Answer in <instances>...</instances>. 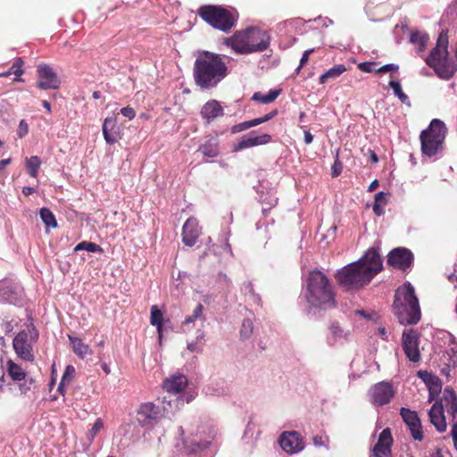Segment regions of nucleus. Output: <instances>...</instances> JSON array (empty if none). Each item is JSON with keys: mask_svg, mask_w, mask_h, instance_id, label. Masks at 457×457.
<instances>
[{"mask_svg": "<svg viewBox=\"0 0 457 457\" xmlns=\"http://www.w3.org/2000/svg\"><path fill=\"white\" fill-rule=\"evenodd\" d=\"M382 268V259L378 251L370 248L357 262L337 270L335 278L345 291L359 290L367 286Z\"/></svg>", "mask_w": 457, "mask_h": 457, "instance_id": "1", "label": "nucleus"}, {"mask_svg": "<svg viewBox=\"0 0 457 457\" xmlns=\"http://www.w3.org/2000/svg\"><path fill=\"white\" fill-rule=\"evenodd\" d=\"M193 75L198 87L211 89L228 75V67L220 54L204 51L195 59Z\"/></svg>", "mask_w": 457, "mask_h": 457, "instance_id": "2", "label": "nucleus"}, {"mask_svg": "<svg viewBox=\"0 0 457 457\" xmlns=\"http://www.w3.org/2000/svg\"><path fill=\"white\" fill-rule=\"evenodd\" d=\"M307 302L320 308H333L336 306V295L329 278L320 270H314L309 272L306 279Z\"/></svg>", "mask_w": 457, "mask_h": 457, "instance_id": "3", "label": "nucleus"}, {"mask_svg": "<svg viewBox=\"0 0 457 457\" xmlns=\"http://www.w3.org/2000/svg\"><path fill=\"white\" fill-rule=\"evenodd\" d=\"M392 309L393 313L403 325L417 324L420 321V308L411 284H405L395 291Z\"/></svg>", "mask_w": 457, "mask_h": 457, "instance_id": "4", "label": "nucleus"}, {"mask_svg": "<svg viewBox=\"0 0 457 457\" xmlns=\"http://www.w3.org/2000/svg\"><path fill=\"white\" fill-rule=\"evenodd\" d=\"M225 43L237 54H247L266 50L270 46V36L263 29L250 27L235 32L231 37L225 39Z\"/></svg>", "mask_w": 457, "mask_h": 457, "instance_id": "5", "label": "nucleus"}, {"mask_svg": "<svg viewBox=\"0 0 457 457\" xmlns=\"http://www.w3.org/2000/svg\"><path fill=\"white\" fill-rule=\"evenodd\" d=\"M199 17L213 29L229 32L237 24L238 15L221 5L204 4L197 10Z\"/></svg>", "mask_w": 457, "mask_h": 457, "instance_id": "6", "label": "nucleus"}, {"mask_svg": "<svg viewBox=\"0 0 457 457\" xmlns=\"http://www.w3.org/2000/svg\"><path fill=\"white\" fill-rule=\"evenodd\" d=\"M446 133L445 124L439 119H433L420 135L422 154L428 157L435 156L443 148Z\"/></svg>", "mask_w": 457, "mask_h": 457, "instance_id": "7", "label": "nucleus"}, {"mask_svg": "<svg viewBox=\"0 0 457 457\" xmlns=\"http://www.w3.org/2000/svg\"><path fill=\"white\" fill-rule=\"evenodd\" d=\"M37 337L38 334L34 327L29 332L20 331L12 341V346L18 357L32 361L34 360L33 344L37 342Z\"/></svg>", "mask_w": 457, "mask_h": 457, "instance_id": "8", "label": "nucleus"}, {"mask_svg": "<svg viewBox=\"0 0 457 457\" xmlns=\"http://www.w3.org/2000/svg\"><path fill=\"white\" fill-rule=\"evenodd\" d=\"M395 391L393 385L387 381L374 384L368 392L369 400L374 406L388 404L395 397Z\"/></svg>", "mask_w": 457, "mask_h": 457, "instance_id": "9", "label": "nucleus"}, {"mask_svg": "<svg viewBox=\"0 0 457 457\" xmlns=\"http://www.w3.org/2000/svg\"><path fill=\"white\" fill-rule=\"evenodd\" d=\"M448 56V31L442 30L438 35L436 47L431 50L429 56L426 58V63L434 69L435 66L445 62Z\"/></svg>", "mask_w": 457, "mask_h": 457, "instance_id": "10", "label": "nucleus"}, {"mask_svg": "<svg viewBox=\"0 0 457 457\" xmlns=\"http://www.w3.org/2000/svg\"><path fill=\"white\" fill-rule=\"evenodd\" d=\"M38 80L37 87L40 89H57L61 85L57 74L46 63H40L37 66Z\"/></svg>", "mask_w": 457, "mask_h": 457, "instance_id": "11", "label": "nucleus"}, {"mask_svg": "<svg viewBox=\"0 0 457 457\" xmlns=\"http://www.w3.org/2000/svg\"><path fill=\"white\" fill-rule=\"evenodd\" d=\"M162 416L159 406L151 402L144 403L139 405L137 411V418L141 426H152Z\"/></svg>", "mask_w": 457, "mask_h": 457, "instance_id": "12", "label": "nucleus"}, {"mask_svg": "<svg viewBox=\"0 0 457 457\" xmlns=\"http://www.w3.org/2000/svg\"><path fill=\"white\" fill-rule=\"evenodd\" d=\"M400 414L408 427L414 440L422 441L424 438L423 429L418 413L407 408H401Z\"/></svg>", "mask_w": 457, "mask_h": 457, "instance_id": "13", "label": "nucleus"}, {"mask_svg": "<svg viewBox=\"0 0 457 457\" xmlns=\"http://www.w3.org/2000/svg\"><path fill=\"white\" fill-rule=\"evenodd\" d=\"M413 262V254L412 253L406 248H395L393 249L387 256V263L388 265L405 270L409 268Z\"/></svg>", "mask_w": 457, "mask_h": 457, "instance_id": "14", "label": "nucleus"}, {"mask_svg": "<svg viewBox=\"0 0 457 457\" xmlns=\"http://www.w3.org/2000/svg\"><path fill=\"white\" fill-rule=\"evenodd\" d=\"M281 448L288 453H295L304 448V441L296 431H286L279 436Z\"/></svg>", "mask_w": 457, "mask_h": 457, "instance_id": "15", "label": "nucleus"}, {"mask_svg": "<svg viewBox=\"0 0 457 457\" xmlns=\"http://www.w3.org/2000/svg\"><path fill=\"white\" fill-rule=\"evenodd\" d=\"M393 445V437L390 428H386L382 430L378 436V442L372 449L373 457H389L391 455V447Z\"/></svg>", "mask_w": 457, "mask_h": 457, "instance_id": "16", "label": "nucleus"}, {"mask_svg": "<svg viewBox=\"0 0 457 457\" xmlns=\"http://www.w3.org/2000/svg\"><path fill=\"white\" fill-rule=\"evenodd\" d=\"M403 348L407 358L417 362L420 359V353L419 350L418 337L413 331L406 332L403 334Z\"/></svg>", "mask_w": 457, "mask_h": 457, "instance_id": "17", "label": "nucleus"}, {"mask_svg": "<svg viewBox=\"0 0 457 457\" xmlns=\"http://www.w3.org/2000/svg\"><path fill=\"white\" fill-rule=\"evenodd\" d=\"M187 436L184 439V445L188 449L189 453H195L198 450L205 449L208 447L210 442L203 437V430L197 428L196 432L194 433L193 429H187Z\"/></svg>", "mask_w": 457, "mask_h": 457, "instance_id": "18", "label": "nucleus"}, {"mask_svg": "<svg viewBox=\"0 0 457 457\" xmlns=\"http://www.w3.org/2000/svg\"><path fill=\"white\" fill-rule=\"evenodd\" d=\"M200 115L205 124H211L215 119L224 115V110L219 101L211 99L202 106Z\"/></svg>", "mask_w": 457, "mask_h": 457, "instance_id": "19", "label": "nucleus"}, {"mask_svg": "<svg viewBox=\"0 0 457 457\" xmlns=\"http://www.w3.org/2000/svg\"><path fill=\"white\" fill-rule=\"evenodd\" d=\"M201 229L195 218H188L182 228V241L187 246H193L199 237Z\"/></svg>", "mask_w": 457, "mask_h": 457, "instance_id": "20", "label": "nucleus"}, {"mask_svg": "<svg viewBox=\"0 0 457 457\" xmlns=\"http://www.w3.org/2000/svg\"><path fill=\"white\" fill-rule=\"evenodd\" d=\"M272 137L270 134H262L260 136L253 137L250 135L244 136L240 138L237 145H235L234 150L236 152L241 151L245 148L253 147L261 145H267L270 143Z\"/></svg>", "mask_w": 457, "mask_h": 457, "instance_id": "21", "label": "nucleus"}, {"mask_svg": "<svg viewBox=\"0 0 457 457\" xmlns=\"http://www.w3.org/2000/svg\"><path fill=\"white\" fill-rule=\"evenodd\" d=\"M430 422L435 426L438 432H445L447 428L445 417L444 415V404L441 402H436L431 407L429 412Z\"/></svg>", "mask_w": 457, "mask_h": 457, "instance_id": "22", "label": "nucleus"}, {"mask_svg": "<svg viewBox=\"0 0 457 457\" xmlns=\"http://www.w3.org/2000/svg\"><path fill=\"white\" fill-rule=\"evenodd\" d=\"M420 377L426 383L429 392L428 401L432 402L440 394L442 390V383L436 376L427 371H425L424 374L420 372Z\"/></svg>", "mask_w": 457, "mask_h": 457, "instance_id": "23", "label": "nucleus"}, {"mask_svg": "<svg viewBox=\"0 0 457 457\" xmlns=\"http://www.w3.org/2000/svg\"><path fill=\"white\" fill-rule=\"evenodd\" d=\"M187 378L184 375L171 376L163 382V387L168 393L178 394L187 386Z\"/></svg>", "mask_w": 457, "mask_h": 457, "instance_id": "24", "label": "nucleus"}, {"mask_svg": "<svg viewBox=\"0 0 457 457\" xmlns=\"http://www.w3.org/2000/svg\"><path fill=\"white\" fill-rule=\"evenodd\" d=\"M433 70L439 78L450 79L457 72V62L452 61L447 57L445 62L435 66Z\"/></svg>", "mask_w": 457, "mask_h": 457, "instance_id": "25", "label": "nucleus"}, {"mask_svg": "<svg viewBox=\"0 0 457 457\" xmlns=\"http://www.w3.org/2000/svg\"><path fill=\"white\" fill-rule=\"evenodd\" d=\"M150 323L156 327L158 338L161 343L163 334V314L157 305H153L151 307Z\"/></svg>", "mask_w": 457, "mask_h": 457, "instance_id": "26", "label": "nucleus"}, {"mask_svg": "<svg viewBox=\"0 0 457 457\" xmlns=\"http://www.w3.org/2000/svg\"><path fill=\"white\" fill-rule=\"evenodd\" d=\"M345 71H346L345 64H337L328 71H327L325 73H323L320 77L319 82L320 84H325L328 82L330 79H336L337 78L340 77Z\"/></svg>", "mask_w": 457, "mask_h": 457, "instance_id": "27", "label": "nucleus"}, {"mask_svg": "<svg viewBox=\"0 0 457 457\" xmlns=\"http://www.w3.org/2000/svg\"><path fill=\"white\" fill-rule=\"evenodd\" d=\"M7 372L13 381H21L26 378V372L12 360L7 361Z\"/></svg>", "mask_w": 457, "mask_h": 457, "instance_id": "28", "label": "nucleus"}, {"mask_svg": "<svg viewBox=\"0 0 457 457\" xmlns=\"http://www.w3.org/2000/svg\"><path fill=\"white\" fill-rule=\"evenodd\" d=\"M74 353L81 358L90 354L88 345H86L80 338L69 336Z\"/></svg>", "mask_w": 457, "mask_h": 457, "instance_id": "29", "label": "nucleus"}, {"mask_svg": "<svg viewBox=\"0 0 457 457\" xmlns=\"http://www.w3.org/2000/svg\"><path fill=\"white\" fill-rule=\"evenodd\" d=\"M429 37L427 33L421 31H412L411 33V42L418 46L419 52H423L426 49Z\"/></svg>", "mask_w": 457, "mask_h": 457, "instance_id": "30", "label": "nucleus"}, {"mask_svg": "<svg viewBox=\"0 0 457 457\" xmlns=\"http://www.w3.org/2000/svg\"><path fill=\"white\" fill-rule=\"evenodd\" d=\"M280 89H272L266 95H263L261 92H255L252 96V100L260 102L263 104H267L274 102L280 95Z\"/></svg>", "mask_w": 457, "mask_h": 457, "instance_id": "31", "label": "nucleus"}, {"mask_svg": "<svg viewBox=\"0 0 457 457\" xmlns=\"http://www.w3.org/2000/svg\"><path fill=\"white\" fill-rule=\"evenodd\" d=\"M40 218L44 224L48 228H57V221L55 219V216L54 215L53 212L46 208L43 207L39 211Z\"/></svg>", "mask_w": 457, "mask_h": 457, "instance_id": "32", "label": "nucleus"}, {"mask_svg": "<svg viewBox=\"0 0 457 457\" xmlns=\"http://www.w3.org/2000/svg\"><path fill=\"white\" fill-rule=\"evenodd\" d=\"M25 164L29 176L32 178H37L41 165L39 157L35 155L29 158H26Z\"/></svg>", "mask_w": 457, "mask_h": 457, "instance_id": "33", "label": "nucleus"}, {"mask_svg": "<svg viewBox=\"0 0 457 457\" xmlns=\"http://www.w3.org/2000/svg\"><path fill=\"white\" fill-rule=\"evenodd\" d=\"M198 151L207 157H216L219 154L218 144L209 140L206 143L201 145Z\"/></svg>", "mask_w": 457, "mask_h": 457, "instance_id": "34", "label": "nucleus"}, {"mask_svg": "<svg viewBox=\"0 0 457 457\" xmlns=\"http://www.w3.org/2000/svg\"><path fill=\"white\" fill-rule=\"evenodd\" d=\"M328 329L330 337H328V341L329 344H333L337 339L343 338L344 337L346 336V334L344 332V329L340 327L337 321H333L330 324Z\"/></svg>", "mask_w": 457, "mask_h": 457, "instance_id": "35", "label": "nucleus"}, {"mask_svg": "<svg viewBox=\"0 0 457 457\" xmlns=\"http://www.w3.org/2000/svg\"><path fill=\"white\" fill-rule=\"evenodd\" d=\"M114 129V121L112 118H106L103 124V133L104 139L108 144L114 143V135L112 130Z\"/></svg>", "mask_w": 457, "mask_h": 457, "instance_id": "36", "label": "nucleus"}, {"mask_svg": "<svg viewBox=\"0 0 457 457\" xmlns=\"http://www.w3.org/2000/svg\"><path fill=\"white\" fill-rule=\"evenodd\" d=\"M390 87L393 89L394 94L400 99L403 104L411 105V101L408 96L403 91L401 84L399 81L391 80L389 82Z\"/></svg>", "mask_w": 457, "mask_h": 457, "instance_id": "37", "label": "nucleus"}, {"mask_svg": "<svg viewBox=\"0 0 457 457\" xmlns=\"http://www.w3.org/2000/svg\"><path fill=\"white\" fill-rule=\"evenodd\" d=\"M23 63L24 62L21 58H17L14 61V62L12 63V65L11 66V68L9 69V71L0 73V78H2V77L6 78L12 74L16 75L17 77L21 76L23 74V70H22Z\"/></svg>", "mask_w": 457, "mask_h": 457, "instance_id": "38", "label": "nucleus"}, {"mask_svg": "<svg viewBox=\"0 0 457 457\" xmlns=\"http://www.w3.org/2000/svg\"><path fill=\"white\" fill-rule=\"evenodd\" d=\"M439 402H441L445 408L457 402V395L454 390L451 387H445L443 391V397Z\"/></svg>", "mask_w": 457, "mask_h": 457, "instance_id": "39", "label": "nucleus"}, {"mask_svg": "<svg viewBox=\"0 0 457 457\" xmlns=\"http://www.w3.org/2000/svg\"><path fill=\"white\" fill-rule=\"evenodd\" d=\"M203 304L198 303L194 309L192 315L186 317L185 320L182 322V326H188L189 324L194 323L197 319H200L203 316Z\"/></svg>", "mask_w": 457, "mask_h": 457, "instance_id": "40", "label": "nucleus"}, {"mask_svg": "<svg viewBox=\"0 0 457 457\" xmlns=\"http://www.w3.org/2000/svg\"><path fill=\"white\" fill-rule=\"evenodd\" d=\"M81 250H86V251L91 252V253L102 251L100 245H98L96 243L87 242V241H83V242L78 244L74 248L75 252L81 251Z\"/></svg>", "mask_w": 457, "mask_h": 457, "instance_id": "41", "label": "nucleus"}, {"mask_svg": "<svg viewBox=\"0 0 457 457\" xmlns=\"http://www.w3.org/2000/svg\"><path fill=\"white\" fill-rule=\"evenodd\" d=\"M253 329V321L249 319H245L242 322L241 329H240V335L244 338H248Z\"/></svg>", "mask_w": 457, "mask_h": 457, "instance_id": "42", "label": "nucleus"}, {"mask_svg": "<svg viewBox=\"0 0 457 457\" xmlns=\"http://www.w3.org/2000/svg\"><path fill=\"white\" fill-rule=\"evenodd\" d=\"M254 126H255V124H254L253 120L244 121V122H241V123H238V124H236V125L232 126L231 133L232 134H237V133H239L241 131L246 130V129H250L252 127H254Z\"/></svg>", "mask_w": 457, "mask_h": 457, "instance_id": "43", "label": "nucleus"}, {"mask_svg": "<svg viewBox=\"0 0 457 457\" xmlns=\"http://www.w3.org/2000/svg\"><path fill=\"white\" fill-rule=\"evenodd\" d=\"M75 368L71 365H68L65 369V371L62 377L61 382L69 385L75 377Z\"/></svg>", "mask_w": 457, "mask_h": 457, "instance_id": "44", "label": "nucleus"}, {"mask_svg": "<svg viewBox=\"0 0 457 457\" xmlns=\"http://www.w3.org/2000/svg\"><path fill=\"white\" fill-rule=\"evenodd\" d=\"M312 442L315 446L328 447L329 444V437L325 434L316 435L312 437Z\"/></svg>", "mask_w": 457, "mask_h": 457, "instance_id": "45", "label": "nucleus"}, {"mask_svg": "<svg viewBox=\"0 0 457 457\" xmlns=\"http://www.w3.org/2000/svg\"><path fill=\"white\" fill-rule=\"evenodd\" d=\"M377 64L375 62H364L358 64V69L363 72L370 73L377 71Z\"/></svg>", "mask_w": 457, "mask_h": 457, "instance_id": "46", "label": "nucleus"}, {"mask_svg": "<svg viewBox=\"0 0 457 457\" xmlns=\"http://www.w3.org/2000/svg\"><path fill=\"white\" fill-rule=\"evenodd\" d=\"M103 428V421L101 420V419H97L94 423L92 428L89 430L88 438L92 440Z\"/></svg>", "mask_w": 457, "mask_h": 457, "instance_id": "47", "label": "nucleus"}, {"mask_svg": "<svg viewBox=\"0 0 457 457\" xmlns=\"http://www.w3.org/2000/svg\"><path fill=\"white\" fill-rule=\"evenodd\" d=\"M277 114H278V110L275 109V110L270 112L269 113L263 115L262 117L255 118L253 120L254 121L255 126H257L263 122L269 121L270 120L274 118Z\"/></svg>", "mask_w": 457, "mask_h": 457, "instance_id": "48", "label": "nucleus"}, {"mask_svg": "<svg viewBox=\"0 0 457 457\" xmlns=\"http://www.w3.org/2000/svg\"><path fill=\"white\" fill-rule=\"evenodd\" d=\"M245 290L250 295L254 302L259 303L261 302V298L258 295L255 294L253 285L252 282H246L244 285Z\"/></svg>", "mask_w": 457, "mask_h": 457, "instance_id": "49", "label": "nucleus"}, {"mask_svg": "<svg viewBox=\"0 0 457 457\" xmlns=\"http://www.w3.org/2000/svg\"><path fill=\"white\" fill-rule=\"evenodd\" d=\"M331 174H332V177L333 178H337L338 177L342 170H343V164L342 162L338 160V155H337V158L335 160V162L332 166V169H331Z\"/></svg>", "mask_w": 457, "mask_h": 457, "instance_id": "50", "label": "nucleus"}, {"mask_svg": "<svg viewBox=\"0 0 457 457\" xmlns=\"http://www.w3.org/2000/svg\"><path fill=\"white\" fill-rule=\"evenodd\" d=\"M399 69L398 65L394 63H388L386 65L381 66L380 68L377 69V73H386L390 71H397Z\"/></svg>", "mask_w": 457, "mask_h": 457, "instance_id": "51", "label": "nucleus"}, {"mask_svg": "<svg viewBox=\"0 0 457 457\" xmlns=\"http://www.w3.org/2000/svg\"><path fill=\"white\" fill-rule=\"evenodd\" d=\"M265 201H266L265 199L262 200V204H263L262 212L264 214H267V212L271 208H273L274 206H276L278 204V198L273 197V198L270 199V201H268L267 203Z\"/></svg>", "mask_w": 457, "mask_h": 457, "instance_id": "52", "label": "nucleus"}, {"mask_svg": "<svg viewBox=\"0 0 457 457\" xmlns=\"http://www.w3.org/2000/svg\"><path fill=\"white\" fill-rule=\"evenodd\" d=\"M28 132H29V125L24 120H21L20 121L18 130H17V134H18L19 137L20 138L23 137L25 135L28 134Z\"/></svg>", "mask_w": 457, "mask_h": 457, "instance_id": "53", "label": "nucleus"}, {"mask_svg": "<svg viewBox=\"0 0 457 457\" xmlns=\"http://www.w3.org/2000/svg\"><path fill=\"white\" fill-rule=\"evenodd\" d=\"M428 457H452V454L448 451L437 448L435 452L430 453Z\"/></svg>", "mask_w": 457, "mask_h": 457, "instance_id": "54", "label": "nucleus"}, {"mask_svg": "<svg viewBox=\"0 0 457 457\" xmlns=\"http://www.w3.org/2000/svg\"><path fill=\"white\" fill-rule=\"evenodd\" d=\"M314 51L313 48H311V49H308L306 51L303 52V55H302V58L300 60V65L298 67V70L301 69L303 66H304L307 62H308V60H309V56L310 54Z\"/></svg>", "mask_w": 457, "mask_h": 457, "instance_id": "55", "label": "nucleus"}, {"mask_svg": "<svg viewBox=\"0 0 457 457\" xmlns=\"http://www.w3.org/2000/svg\"><path fill=\"white\" fill-rule=\"evenodd\" d=\"M120 112L123 116L127 117L129 120H132L136 115L134 109L129 106L122 108L120 110Z\"/></svg>", "mask_w": 457, "mask_h": 457, "instance_id": "56", "label": "nucleus"}, {"mask_svg": "<svg viewBox=\"0 0 457 457\" xmlns=\"http://www.w3.org/2000/svg\"><path fill=\"white\" fill-rule=\"evenodd\" d=\"M375 203H379V204H386V198L384 192H378L375 195Z\"/></svg>", "mask_w": 457, "mask_h": 457, "instance_id": "57", "label": "nucleus"}, {"mask_svg": "<svg viewBox=\"0 0 457 457\" xmlns=\"http://www.w3.org/2000/svg\"><path fill=\"white\" fill-rule=\"evenodd\" d=\"M447 412L453 416V419L457 417V402L446 407Z\"/></svg>", "mask_w": 457, "mask_h": 457, "instance_id": "58", "label": "nucleus"}, {"mask_svg": "<svg viewBox=\"0 0 457 457\" xmlns=\"http://www.w3.org/2000/svg\"><path fill=\"white\" fill-rule=\"evenodd\" d=\"M451 435L453 437L454 447H457V422L453 424L451 430Z\"/></svg>", "mask_w": 457, "mask_h": 457, "instance_id": "59", "label": "nucleus"}, {"mask_svg": "<svg viewBox=\"0 0 457 457\" xmlns=\"http://www.w3.org/2000/svg\"><path fill=\"white\" fill-rule=\"evenodd\" d=\"M451 352V361L453 364V366L457 367V345L452 347Z\"/></svg>", "mask_w": 457, "mask_h": 457, "instance_id": "60", "label": "nucleus"}, {"mask_svg": "<svg viewBox=\"0 0 457 457\" xmlns=\"http://www.w3.org/2000/svg\"><path fill=\"white\" fill-rule=\"evenodd\" d=\"M382 204H379V203H374L373 204V212L377 216H381L384 213V211L381 207Z\"/></svg>", "mask_w": 457, "mask_h": 457, "instance_id": "61", "label": "nucleus"}, {"mask_svg": "<svg viewBox=\"0 0 457 457\" xmlns=\"http://www.w3.org/2000/svg\"><path fill=\"white\" fill-rule=\"evenodd\" d=\"M368 154L370 155V162H373V163H377L378 162V155L377 154L375 153L374 150L372 149H368Z\"/></svg>", "mask_w": 457, "mask_h": 457, "instance_id": "62", "label": "nucleus"}, {"mask_svg": "<svg viewBox=\"0 0 457 457\" xmlns=\"http://www.w3.org/2000/svg\"><path fill=\"white\" fill-rule=\"evenodd\" d=\"M313 141V136L310 131H304V143L310 145Z\"/></svg>", "mask_w": 457, "mask_h": 457, "instance_id": "63", "label": "nucleus"}, {"mask_svg": "<svg viewBox=\"0 0 457 457\" xmlns=\"http://www.w3.org/2000/svg\"><path fill=\"white\" fill-rule=\"evenodd\" d=\"M355 314L360 315L361 317H363L364 319L370 320L371 314L368 313L364 310H356Z\"/></svg>", "mask_w": 457, "mask_h": 457, "instance_id": "64", "label": "nucleus"}]
</instances>
